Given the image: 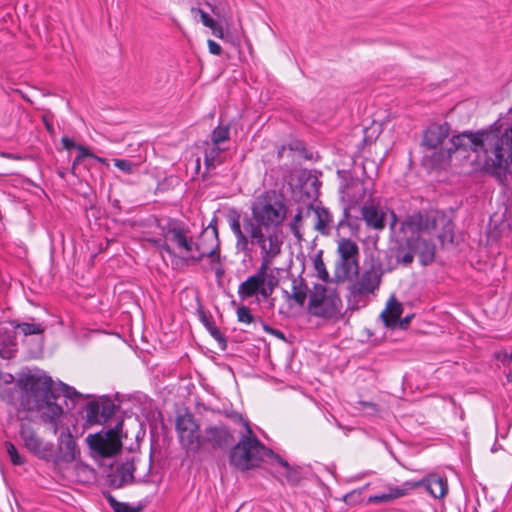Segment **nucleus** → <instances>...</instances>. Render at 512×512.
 Instances as JSON below:
<instances>
[{
	"label": "nucleus",
	"instance_id": "c756f323",
	"mask_svg": "<svg viewBox=\"0 0 512 512\" xmlns=\"http://www.w3.org/2000/svg\"><path fill=\"white\" fill-rule=\"evenodd\" d=\"M107 501L114 512H140L139 508L131 507L126 503L117 501L111 494H105Z\"/></svg>",
	"mask_w": 512,
	"mask_h": 512
},
{
	"label": "nucleus",
	"instance_id": "5fc2aeb1",
	"mask_svg": "<svg viewBox=\"0 0 512 512\" xmlns=\"http://www.w3.org/2000/svg\"><path fill=\"white\" fill-rule=\"evenodd\" d=\"M200 166H201V165H200V158L198 157V158L196 159V165H195V168H196V171H197V172L200 170Z\"/></svg>",
	"mask_w": 512,
	"mask_h": 512
},
{
	"label": "nucleus",
	"instance_id": "13d9d810",
	"mask_svg": "<svg viewBox=\"0 0 512 512\" xmlns=\"http://www.w3.org/2000/svg\"><path fill=\"white\" fill-rule=\"evenodd\" d=\"M3 156L7 157V158H11V159H16L17 158L15 156H13L12 154H7V153H3Z\"/></svg>",
	"mask_w": 512,
	"mask_h": 512
},
{
	"label": "nucleus",
	"instance_id": "7ed1b4c3",
	"mask_svg": "<svg viewBox=\"0 0 512 512\" xmlns=\"http://www.w3.org/2000/svg\"><path fill=\"white\" fill-rule=\"evenodd\" d=\"M167 238L177 247L186 262L196 264L205 257L212 259V261H219L216 228H212L211 231L209 228L205 229L196 242L183 229L176 227L169 229Z\"/></svg>",
	"mask_w": 512,
	"mask_h": 512
},
{
	"label": "nucleus",
	"instance_id": "8fccbe9b",
	"mask_svg": "<svg viewBox=\"0 0 512 512\" xmlns=\"http://www.w3.org/2000/svg\"><path fill=\"white\" fill-rule=\"evenodd\" d=\"M411 318H412V316H406L405 318H403L401 320L399 319L396 326L401 329H406L410 323Z\"/></svg>",
	"mask_w": 512,
	"mask_h": 512
},
{
	"label": "nucleus",
	"instance_id": "7c9ffc66",
	"mask_svg": "<svg viewBox=\"0 0 512 512\" xmlns=\"http://www.w3.org/2000/svg\"><path fill=\"white\" fill-rule=\"evenodd\" d=\"M313 263H314V268L317 272L318 278L324 282H327L329 280V273L326 270L325 263L323 261L321 253L317 254L314 257Z\"/></svg>",
	"mask_w": 512,
	"mask_h": 512
},
{
	"label": "nucleus",
	"instance_id": "79ce46f5",
	"mask_svg": "<svg viewBox=\"0 0 512 512\" xmlns=\"http://www.w3.org/2000/svg\"><path fill=\"white\" fill-rule=\"evenodd\" d=\"M285 477L288 482L295 484L300 480V474L296 468L290 467L286 470Z\"/></svg>",
	"mask_w": 512,
	"mask_h": 512
},
{
	"label": "nucleus",
	"instance_id": "6e6552de",
	"mask_svg": "<svg viewBox=\"0 0 512 512\" xmlns=\"http://www.w3.org/2000/svg\"><path fill=\"white\" fill-rule=\"evenodd\" d=\"M176 431L182 447L188 453L196 454L201 451L202 432H199V424L191 413L177 416Z\"/></svg>",
	"mask_w": 512,
	"mask_h": 512
},
{
	"label": "nucleus",
	"instance_id": "393cba45",
	"mask_svg": "<svg viewBox=\"0 0 512 512\" xmlns=\"http://www.w3.org/2000/svg\"><path fill=\"white\" fill-rule=\"evenodd\" d=\"M17 351V344L14 340V337L10 334V332L1 327L0 328V356L3 359H11L15 356Z\"/></svg>",
	"mask_w": 512,
	"mask_h": 512
},
{
	"label": "nucleus",
	"instance_id": "dca6fc26",
	"mask_svg": "<svg viewBox=\"0 0 512 512\" xmlns=\"http://www.w3.org/2000/svg\"><path fill=\"white\" fill-rule=\"evenodd\" d=\"M77 444L68 428L63 430L58 438V459L64 462H72L78 454Z\"/></svg>",
	"mask_w": 512,
	"mask_h": 512
},
{
	"label": "nucleus",
	"instance_id": "20e7f679",
	"mask_svg": "<svg viewBox=\"0 0 512 512\" xmlns=\"http://www.w3.org/2000/svg\"><path fill=\"white\" fill-rule=\"evenodd\" d=\"M53 382L50 377L30 376L26 383L27 408L37 410L41 413L44 421L51 423L52 432L58 431V420L63 413V409L56 401V395L53 392Z\"/></svg>",
	"mask_w": 512,
	"mask_h": 512
},
{
	"label": "nucleus",
	"instance_id": "3c124183",
	"mask_svg": "<svg viewBox=\"0 0 512 512\" xmlns=\"http://www.w3.org/2000/svg\"><path fill=\"white\" fill-rule=\"evenodd\" d=\"M211 262H212V264H217V266L214 267L215 274H216L217 278H221L224 275V269L220 265V260L218 262L216 260L215 261L211 260Z\"/></svg>",
	"mask_w": 512,
	"mask_h": 512
},
{
	"label": "nucleus",
	"instance_id": "1a4fd4ad",
	"mask_svg": "<svg viewBox=\"0 0 512 512\" xmlns=\"http://www.w3.org/2000/svg\"><path fill=\"white\" fill-rule=\"evenodd\" d=\"M235 435L233 430L223 424L207 425L202 431L201 450L209 447L212 450H227L232 448L235 443Z\"/></svg>",
	"mask_w": 512,
	"mask_h": 512
},
{
	"label": "nucleus",
	"instance_id": "f3484780",
	"mask_svg": "<svg viewBox=\"0 0 512 512\" xmlns=\"http://www.w3.org/2000/svg\"><path fill=\"white\" fill-rule=\"evenodd\" d=\"M134 470L131 463L120 464L107 475V482L112 488H121L133 482Z\"/></svg>",
	"mask_w": 512,
	"mask_h": 512
},
{
	"label": "nucleus",
	"instance_id": "6e6d98bb",
	"mask_svg": "<svg viewBox=\"0 0 512 512\" xmlns=\"http://www.w3.org/2000/svg\"><path fill=\"white\" fill-rule=\"evenodd\" d=\"M97 161L101 162V163H106V159L105 158H101V157H97L95 156L94 157Z\"/></svg>",
	"mask_w": 512,
	"mask_h": 512
},
{
	"label": "nucleus",
	"instance_id": "c85d7f7f",
	"mask_svg": "<svg viewBox=\"0 0 512 512\" xmlns=\"http://www.w3.org/2000/svg\"><path fill=\"white\" fill-rule=\"evenodd\" d=\"M86 419L91 424L102 423V417L100 412V404L98 402H90L86 406Z\"/></svg>",
	"mask_w": 512,
	"mask_h": 512
},
{
	"label": "nucleus",
	"instance_id": "6ab92c4d",
	"mask_svg": "<svg viewBox=\"0 0 512 512\" xmlns=\"http://www.w3.org/2000/svg\"><path fill=\"white\" fill-rule=\"evenodd\" d=\"M433 226L434 221L431 222L428 216L421 213H414L401 223L400 231L403 233L410 232L411 236H414V234L427 231Z\"/></svg>",
	"mask_w": 512,
	"mask_h": 512
},
{
	"label": "nucleus",
	"instance_id": "49530a36",
	"mask_svg": "<svg viewBox=\"0 0 512 512\" xmlns=\"http://www.w3.org/2000/svg\"><path fill=\"white\" fill-rule=\"evenodd\" d=\"M207 327H208V329L210 330L211 335H212L216 340H218V341H224V339H223V336H222L221 332H220L217 328L212 327V326H209L208 324H207Z\"/></svg>",
	"mask_w": 512,
	"mask_h": 512
},
{
	"label": "nucleus",
	"instance_id": "37998d69",
	"mask_svg": "<svg viewBox=\"0 0 512 512\" xmlns=\"http://www.w3.org/2000/svg\"><path fill=\"white\" fill-rule=\"evenodd\" d=\"M208 47L210 53L214 55H220L222 52L221 46L213 40H208Z\"/></svg>",
	"mask_w": 512,
	"mask_h": 512
},
{
	"label": "nucleus",
	"instance_id": "423d86ee",
	"mask_svg": "<svg viewBox=\"0 0 512 512\" xmlns=\"http://www.w3.org/2000/svg\"><path fill=\"white\" fill-rule=\"evenodd\" d=\"M268 454H273V451L261 443L252 428H248V433H241L239 441L234 443L229 459L235 468L247 471L258 467Z\"/></svg>",
	"mask_w": 512,
	"mask_h": 512
},
{
	"label": "nucleus",
	"instance_id": "72a5a7b5",
	"mask_svg": "<svg viewBox=\"0 0 512 512\" xmlns=\"http://www.w3.org/2000/svg\"><path fill=\"white\" fill-rule=\"evenodd\" d=\"M226 417L232 420L235 424L241 425L244 428L243 433H248V428H251L247 419H245L242 414L231 411L226 413Z\"/></svg>",
	"mask_w": 512,
	"mask_h": 512
},
{
	"label": "nucleus",
	"instance_id": "603ef678",
	"mask_svg": "<svg viewBox=\"0 0 512 512\" xmlns=\"http://www.w3.org/2000/svg\"><path fill=\"white\" fill-rule=\"evenodd\" d=\"M161 250L166 252L170 256L175 255L174 250L167 243H164L163 245H161Z\"/></svg>",
	"mask_w": 512,
	"mask_h": 512
},
{
	"label": "nucleus",
	"instance_id": "b1692460",
	"mask_svg": "<svg viewBox=\"0 0 512 512\" xmlns=\"http://www.w3.org/2000/svg\"><path fill=\"white\" fill-rule=\"evenodd\" d=\"M403 312L402 304L394 297H390L381 317L387 327H396Z\"/></svg>",
	"mask_w": 512,
	"mask_h": 512
},
{
	"label": "nucleus",
	"instance_id": "ea45409f",
	"mask_svg": "<svg viewBox=\"0 0 512 512\" xmlns=\"http://www.w3.org/2000/svg\"><path fill=\"white\" fill-rule=\"evenodd\" d=\"M500 360L502 364L508 369L506 374L508 381L512 382V351L509 354H503Z\"/></svg>",
	"mask_w": 512,
	"mask_h": 512
},
{
	"label": "nucleus",
	"instance_id": "bf43d9fd",
	"mask_svg": "<svg viewBox=\"0 0 512 512\" xmlns=\"http://www.w3.org/2000/svg\"><path fill=\"white\" fill-rule=\"evenodd\" d=\"M59 176H60L61 178H64V177H65V173H64V172H62V171H60V172H59Z\"/></svg>",
	"mask_w": 512,
	"mask_h": 512
},
{
	"label": "nucleus",
	"instance_id": "f03ea898",
	"mask_svg": "<svg viewBox=\"0 0 512 512\" xmlns=\"http://www.w3.org/2000/svg\"><path fill=\"white\" fill-rule=\"evenodd\" d=\"M285 197L276 190H266L251 203V217H245L241 227L240 215L229 217V224L236 237V248L246 252L249 244L259 249L282 250L283 241L279 229L287 217Z\"/></svg>",
	"mask_w": 512,
	"mask_h": 512
},
{
	"label": "nucleus",
	"instance_id": "c9c22d12",
	"mask_svg": "<svg viewBox=\"0 0 512 512\" xmlns=\"http://www.w3.org/2000/svg\"><path fill=\"white\" fill-rule=\"evenodd\" d=\"M5 446L11 462L14 465H21L23 463V459L19 455L15 445L10 442H6Z\"/></svg>",
	"mask_w": 512,
	"mask_h": 512
},
{
	"label": "nucleus",
	"instance_id": "9d476101",
	"mask_svg": "<svg viewBox=\"0 0 512 512\" xmlns=\"http://www.w3.org/2000/svg\"><path fill=\"white\" fill-rule=\"evenodd\" d=\"M20 437L27 450L37 457L50 460L54 456V445L50 442H44L28 423H21Z\"/></svg>",
	"mask_w": 512,
	"mask_h": 512
},
{
	"label": "nucleus",
	"instance_id": "bb28decb",
	"mask_svg": "<svg viewBox=\"0 0 512 512\" xmlns=\"http://www.w3.org/2000/svg\"><path fill=\"white\" fill-rule=\"evenodd\" d=\"M230 139V128L228 125H219L213 129L208 141L211 145L224 146Z\"/></svg>",
	"mask_w": 512,
	"mask_h": 512
},
{
	"label": "nucleus",
	"instance_id": "cd10ccee",
	"mask_svg": "<svg viewBox=\"0 0 512 512\" xmlns=\"http://www.w3.org/2000/svg\"><path fill=\"white\" fill-rule=\"evenodd\" d=\"M308 287L303 279H293L291 298L300 306H302L307 298Z\"/></svg>",
	"mask_w": 512,
	"mask_h": 512
},
{
	"label": "nucleus",
	"instance_id": "4be33fe9",
	"mask_svg": "<svg viewBox=\"0 0 512 512\" xmlns=\"http://www.w3.org/2000/svg\"><path fill=\"white\" fill-rule=\"evenodd\" d=\"M417 487L416 483L405 482L401 487H391L387 488V492L377 494L369 497V502L372 503H383L389 502L391 500L400 498L408 494L409 491L413 490Z\"/></svg>",
	"mask_w": 512,
	"mask_h": 512
},
{
	"label": "nucleus",
	"instance_id": "4d7b16f0",
	"mask_svg": "<svg viewBox=\"0 0 512 512\" xmlns=\"http://www.w3.org/2000/svg\"><path fill=\"white\" fill-rule=\"evenodd\" d=\"M203 243H204V247H209L211 245L209 238H206V240Z\"/></svg>",
	"mask_w": 512,
	"mask_h": 512
},
{
	"label": "nucleus",
	"instance_id": "de8ad7c7",
	"mask_svg": "<svg viewBox=\"0 0 512 512\" xmlns=\"http://www.w3.org/2000/svg\"><path fill=\"white\" fill-rule=\"evenodd\" d=\"M210 29L212 30V33H213L214 36H216L218 38H222L223 37V29L216 22L214 23V25L212 27H210Z\"/></svg>",
	"mask_w": 512,
	"mask_h": 512
},
{
	"label": "nucleus",
	"instance_id": "c03bdc74",
	"mask_svg": "<svg viewBox=\"0 0 512 512\" xmlns=\"http://www.w3.org/2000/svg\"><path fill=\"white\" fill-rule=\"evenodd\" d=\"M267 456L272 457L286 470L290 469L291 466L289 465V463L286 460H284L283 458H281L279 455L275 454L274 452H273V454H268Z\"/></svg>",
	"mask_w": 512,
	"mask_h": 512
},
{
	"label": "nucleus",
	"instance_id": "2eb2a0df",
	"mask_svg": "<svg viewBox=\"0 0 512 512\" xmlns=\"http://www.w3.org/2000/svg\"><path fill=\"white\" fill-rule=\"evenodd\" d=\"M361 215L365 224L369 228H373L375 230H383L386 226L385 211L374 203H366L361 208Z\"/></svg>",
	"mask_w": 512,
	"mask_h": 512
},
{
	"label": "nucleus",
	"instance_id": "a19ab883",
	"mask_svg": "<svg viewBox=\"0 0 512 512\" xmlns=\"http://www.w3.org/2000/svg\"><path fill=\"white\" fill-rule=\"evenodd\" d=\"M192 11L197 12L200 15L201 21L204 26L210 28L214 25L215 21L205 11H203L201 9H192Z\"/></svg>",
	"mask_w": 512,
	"mask_h": 512
},
{
	"label": "nucleus",
	"instance_id": "2f4dec72",
	"mask_svg": "<svg viewBox=\"0 0 512 512\" xmlns=\"http://www.w3.org/2000/svg\"><path fill=\"white\" fill-rule=\"evenodd\" d=\"M303 212L301 209H298L297 213L295 214L292 222L290 223V230L293 233V235L298 239H302V235L300 232V226L302 222Z\"/></svg>",
	"mask_w": 512,
	"mask_h": 512
},
{
	"label": "nucleus",
	"instance_id": "58836bf2",
	"mask_svg": "<svg viewBox=\"0 0 512 512\" xmlns=\"http://www.w3.org/2000/svg\"><path fill=\"white\" fill-rule=\"evenodd\" d=\"M115 405L110 402H105L100 405V412L102 417V422H105L114 414Z\"/></svg>",
	"mask_w": 512,
	"mask_h": 512
},
{
	"label": "nucleus",
	"instance_id": "39448f33",
	"mask_svg": "<svg viewBox=\"0 0 512 512\" xmlns=\"http://www.w3.org/2000/svg\"><path fill=\"white\" fill-rule=\"evenodd\" d=\"M281 252L260 249V266L257 272L249 276L238 286V295L242 300L260 296L267 300L279 285V279L272 268V264Z\"/></svg>",
	"mask_w": 512,
	"mask_h": 512
},
{
	"label": "nucleus",
	"instance_id": "4c0bfd02",
	"mask_svg": "<svg viewBox=\"0 0 512 512\" xmlns=\"http://www.w3.org/2000/svg\"><path fill=\"white\" fill-rule=\"evenodd\" d=\"M237 317L240 322L243 323H251L253 321V316L246 306H241L237 309Z\"/></svg>",
	"mask_w": 512,
	"mask_h": 512
},
{
	"label": "nucleus",
	"instance_id": "9b49d317",
	"mask_svg": "<svg viewBox=\"0 0 512 512\" xmlns=\"http://www.w3.org/2000/svg\"><path fill=\"white\" fill-rule=\"evenodd\" d=\"M86 441L93 451L103 457L113 456L121 449L118 433L113 429L104 434H89Z\"/></svg>",
	"mask_w": 512,
	"mask_h": 512
},
{
	"label": "nucleus",
	"instance_id": "864d4df0",
	"mask_svg": "<svg viewBox=\"0 0 512 512\" xmlns=\"http://www.w3.org/2000/svg\"><path fill=\"white\" fill-rule=\"evenodd\" d=\"M390 215H391V222H390V229L393 230L397 224V216L396 214L394 213V211H390Z\"/></svg>",
	"mask_w": 512,
	"mask_h": 512
},
{
	"label": "nucleus",
	"instance_id": "473e14b6",
	"mask_svg": "<svg viewBox=\"0 0 512 512\" xmlns=\"http://www.w3.org/2000/svg\"><path fill=\"white\" fill-rule=\"evenodd\" d=\"M24 335L41 334L44 328L40 324L22 323L17 326Z\"/></svg>",
	"mask_w": 512,
	"mask_h": 512
},
{
	"label": "nucleus",
	"instance_id": "a878e982",
	"mask_svg": "<svg viewBox=\"0 0 512 512\" xmlns=\"http://www.w3.org/2000/svg\"><path fill=\"white\" fill-rule=\"evenodd\" d=\"M425 482L428 492L434 498H442L448 492L447 480L437 474L429 475Z\"/></svg>",
	"mask_w": 512,
	"mask_h": 512
},
{
	"label": "nucleus",
	"instance_id": "a211bd4d",
	"mask_svg": "<svg viewBox=\"0 0 512 512\" xmlns=\"http://www.w3.org/2000/svg\"><path fill=\"white\" fill-rule=\"evenodd\" d=\"M201 148L204 154V165L207 172L224 163L226 151L225 146L211 145V143L206 140L203 141Z\"/></svg>",
	"mask_w": 512,
	"mask_h": 512
},
{
	"label": "nucleus",
	"instance_id": "e433bc0d",
	"mask_svg": "<svg viewBox=\"0 0 512 512\" xmlns=\"http://www.w3.org/2000/svg\"><path fill=\"white\" fill-rule=\"evenodd\" d=\"M114 165L118 169H120L121 171H123L124 173H127V174L132 173L134 171V169L137 167V164H135L129 160H125V159H115Z\"/></svg>",
	"mask_w": 512,
	"mask_h": 512
},
{
	"label": "nucleus",
	"instance_id": "f704fd0d",
	"mask_svg": "<svg viewBox=\"0 0 512 512\" xmlns=\"http://www.w3.org/2000/svg\"><path fill=\"white\" fill-rule=\"evenodd\" d=\"M79 151L78 155L75 157L74 161H73V164H72V168H71V173L74 174V175H78L76 170H77V166L78 164L82 161V159H84L85 157H93V155L90 153V151L85 148L84 146H77L76 147Z\"/></svg>",
	"mask_w": 512,
	"mask_h": 512
},
{
	"label": "nucleus",
	"instance_id": "ddd939ff",
	"mask_svg": "<svg viewBox=\"0 0 512 512\" xmlns=\"http://www.w3.org/2000/svg\"><path fill=\"white\" fill-rule=\"evenodd\" d=\"M337 254L339 263L346 276L353 270H359V246L350 238H340L337 240Z\"/></svg>",
	"mask_w": 512,
	"mask_h": 512
},
{
	"label": "nucleus",
	"instance_id": "09e8293b",
	"mask_svg": "<svg viewBox=\"0 0 512 512\" xmlns=\"http://www.w3.org/2000/svg\"><path fill=\"white\" fill-rule=\"evenodd\" d=\"M264 329H265L268 333H270V334H272V335H274V336H276V337H278V338H280V339H284V338H285V337H284L283 332H281V331H279V330H277V329H274V328L268 327V326H266V325L264 326Z\"/></svg>",
	"mask_w": 512,
	"mask_h": 512
},
{
	"label": "nucleus",
	"instance_id": "f8f14e48",
	"mask_svg": "<svg viewBox=\"0 0 512 512\" xmlns=\"http://www.w3.org/2000/svg\"><path fill=\"white\" fill-rule=\"evenodd\" d=\"M340 299L333 295H326L323 289L321 293H313L309 298L308 310L317 317L333 318L339 313Z\"/></svg>",
	"mask_w": 512,
	"mask_h": 512
},
{
	"label": "nucleus",
	"instance_id": "4468645a",
	"mask_svg": "<svg viewBox=\"0 0 512 512\" xmlns=\"http://www.w3.org/2000/svg\"><path fill=\"white\" fill-rule=\"evenodd\" d=\"M493 130L494 134L497 135L498 141V153L500 154V159L503 162L507 175L512 171V126L508 129H505L503 132L497 128H490Z\"/></svg>",
	"mask_w": 512,
	"mask_h": 512
},
{
	"label": "nucleus",
	"instance_id": "aec40b11",
	"mask_svg": "<svg viewBox=\"0 0 512 512\" xmlns=\"http://www.w3.org/2000/svg\"><path fill=\"white\" fill-rule=\"evenodd\" d=\"M396 247L392 248V254L398 264L403 266L410 265L414 260V236L405 238L404 240H397Z\"/></svg>",
	"mask_w": 512,
	"mask_h": 512
},
{
	"label": "nucleus",
	"instance_id": "0eeeda50",
	"mask_svg": "<svg viewBox=\"0 0 512 512\" xmlns=\"http://www.w3.org/2000/svg\"><path fill=\"white\" fill-rule=\"evenodd\" d=\"M352 272L354 276L348 279V291L355 300L360 301L379 289L383 275L380 264H372L362 272L358 270Z\"/></svg>",
	"mask_w": 512,
	"mask_h": 512
},
{
	"label": "nucleus",
	"instance_id": "412c9836",
	"mask_svg": "<svg viewBox=\"0 0 512 512\" xmlns=\"http://www.w3.org/2000/svg\"><path fill=\"white\" fill-rule=\"evenodd\" d=\"M313 211L315 215V224L314 229L318 231L322 235H329L331 232L332 224H333V217L329 210L325 207L321 206H312L310 205L307 208V214Z\"/></svg>",
	"mask_w": 512,
	"mask_h": 512
},
{
	"label": "nucleus",
	"instance_id": "a18cd8bd",
	"mask_svg": "<svg viewBox=\"0 0 512 512\" xmlns=\"http://www.w3.org/2000/svg\"><path fill=\"white\" fill-rule=\"evenodd\" d=\"M61 142L63 144V147L65 149H68V150L77 147L75 142L72 139L68 138V137H63Z\"/></svg>",
	"mask_w": 512,
	"mask_h": 512
},
{
	"label": "nucleus",
	"instance_id": "5701e85b",
	"mask_svg": "<svg viewBox=\"0 0 512 512\" xmlns=\"http://www.w3.org/2000/svg\"><path fill=\"white\" fill-rule=\"evenodd\" d=\"M414 251L419 256L422 265H428L434 260L435 245L430 240L414 236Z\"/></svg>",
	"mask_w": 512,
	"mask_h": 512
},
{
	"label": "nucleus",
	"instance_id": "f257e3e1",
	"mask_svg": "<svg viewBox=\"0 0 512 512\" xmlns=\"http://www.w3.org/2000/svg\"><path fill=\"white\" fill-rule=\"evenodd\" d=\"M449 134L450 126L447 123L432 124L425 130L421 145L424 149V162L430 167H444L453 153L471 151L475 154L473 164L477 169L501 183L506 179L507 172L497 149L500 140L492 129L464 131L451 138Z\"/></svg>",
	"mask_w": 512,
	"mask_h": 512
}]
</instances>
